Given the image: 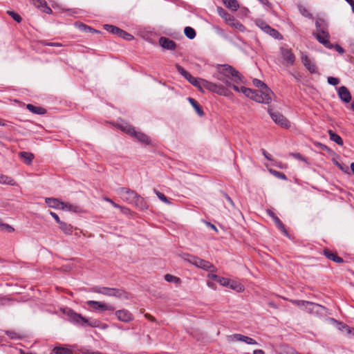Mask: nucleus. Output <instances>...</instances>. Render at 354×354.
<instances>
[{"mask_svg": "<svg viewBox=\"0 0 354 354\" xmlns=\"http://www.w3.org/2000/svg\"><path fill=\"white\" fill-rule=\"evenodd\" d=\"M27 109L32 113L42 115L46 113V110L41 106H36L31 104H27Z\"/></svg>", "mask_w": 354, "mask_h": 354, "instance_id": "obj_31", "label": "nucleus"}, {"mask_svg": "<svg viewBox=\"0 0 354 354\" xmlns=\"http://www.w3.org/2000/svg\"><path fill=\"white\" fill-rule=\"evenodd\" d=\"M196 87L199 88L200 89L205 88L213 92L214 88L215 87V84L203 79H200L198 84Z\"/></svg>", "mask_w": 354, "mask_h": 354, "instance_id": "obj_23", "label": "nucleus"}, {"mask_svg": "<svg viewBox=\"0 0 354 354\" xmlns=\"http://www.w3.org/2000/svg\"><path fill=\"white\" fill-rule=\"evenodd\" d=\"M224 4L229 9L236 11L239 8V5L236 0H223Z\"/></svg>", "mask_w": 354, "mask_h": 354, "instance_id": "obj_32", "label": "nucleus"}, {"mask_svg": "<svg viewBox=\"0 0 354 354\" xmlns=\"http://www.w3.org/2000/svg\"><path fill=\"white\" fill-rule=\"evenodd\" d=\"M165 281H167V282H169V283H180V279L178 277L171 275L170 274H165Z\"/></svg>", "mask_w": 354, "mask_h": 354, "instance_id": "obj_39", "label": "nucleus"}, {"mask_svg": "<svg viewBox=\"0 0 354 354\" xmlns=\"http://www.w3.org/2000/svg\"><path fill=\"white\" fill-rule=\"evenodd\" d=\"M120 129L123 131H125L127 133L136 137L138 140L142 143L146 145H149L150 143V139L147 135L144 134L143 133L136 131L133 127L128 124L121 125Z\"/></svg>", "mask_w": 354, "mask_h": 354, "instance_id": "obj_6", "label": "nucleus"}, {"mask_svg": "<svg viewBox=\"0 0 354 354\" xmlns=\"http://www.w3.org/2000/svg\"><path fill=\"white\" fill-rule=\"evenodd\" d=\"M317 40L322 44H323L326 48L328 49H332L333 48V44H330L329 41L330 34L328 30H327V36L325 34H319V32H315L314 34Z\"/></svg>", "mask_w": 354, "mask_h": 354, "instance_id": "obj_14", "label": "nucleus"}, {"mask_svg": "<svg viewBox=\"0 0 354 354\" xmlns=\"http://www.w3.org/2000/svg\"><path fill=\"white\" fill-rule=\"evenodd\" d=\"M275 176H277L279 178L286 180L287 178L286 175L281 172L277 171H270Z\"/></svg>", "mask_w": 354, "mask_h": 354, "instance_id": "obj_52", "label": "nucleus"}, {"mask_svg": "<svg viewBox=\"0 0 354 354\" xmlns=\"http://www.w3.org/2000/svg\"><path fill=\"white\" fill-rule=\"evenodd\" d=\"M316 32L319 34H325L327 36V30H328L327 23L323 19H317L315 21Z\"/></svg>", "mask_w": 354, "mask_h": 354, "instance_id": "obj_19", "label": "nucleus"}, {"mask_svg": "<svg viewBox=\"0 0 354 354\" xmlns=\"http://www.w3.org/2000/svg\"><path fill=\"white\" fill-rule=\"evenodd\" d=\"M268 111L272 120L278 125L283 128L288 129L290 127V122L280 113L273 111L271 109H268Z\"/></svg>", "mask_w": 354, "mask_h": 354, "instance_id": "obj_9", "label": "nucleus"}, {"mask_svg": "<svg viewBox=\"0 0 354 354\" xmlns=\"http://www.w3.org/2000/svg\"><path fill=\"white\" fill-rule=\"evenodd\" d=\"M338 95L339 98L345 103H348L351 100V95L348 89L344 86H342L338 89Z\"/></svg>", "mask_w": 354, "mask_h": 354, "instance_id": "obj_15", "label": "nucleus"}, {"mask_svg": "<svg viewBox=\"0 0 354 354\" xmlns=\"http://www.w3.org/2000/svg\"><path fill=\"white\" fill-rule=\"evenodd\" d=\"M227 24L231 27L240 30L241 32H243L245 30L244 26L234 17H233L231 19V21H230V23H228Z\"/></svg>", "mask_w": 354, "mask_h": 354, "instance_id": "obj_34", "label": "nucleus"}, {"mask_svg": "<svg viewBox=\"0 0 354 354\" xmlns=\"http://www.w3.org/2000/svg\"><path fill=\"white\" fill-rule=\"evenodd\" d=\"M346 2H348L350 6H351L352 11L354 13V0H345Z\"/></svg>", "mask_w": 354, "mask_h": 354, "instance_id": "obj_64", "label": "nucleus"}, {"mask_svg": "<svg viewBox=\"0 0 354 354\" xmlns=\"http://www.w3.org/2000/svg\"><path fill=\"white\" fill-rule=\"evenodd\" d=\"M132 204L141 210H145L148 208L147 201L138 194Z\"/></svg>", "mask_w": 354, "mask_h": 354, "instance_id": "obj_20", "label": "nucleus"}, {"mask_svg": "<svg viewBox=\"0 0 354 354\" xmlns=\"http://www.w3.org/2000/svg\"><path fill=\"white\" fill-rule=\"evenodd\" d=\"M104 201L110 203L115 208H118V209H122V207L120 206V205L115 203L113 200H111V198H104Z\"/></svg>", "mask_w": 354, "mask_h": 354, "instance_id": "obj_55", "label": "nucleus"}, {"mask_svg": "<svg viewBox=\"0 0 354 354\" xmlns=\"http://www.w3.org/2000/svg\"><path fill=\"white\" fill-rule=\"evenodd\" d=\"M228 287L238 292L244 290L243 286L240 282L231 279L229 280Z\"/></svg>", "mask_w": 354, "mask_h": 354, "instance_id": "obj_27", "label": "nucleus"}, {"mask_svg": "<svg viewBox=\"0 0 354 354\" xmlns=\"http://www.w3.org/2000/svg\"><path fill=\"white\" fill-rule=\"evenodd\" d=\"M117 193L121 199L129 204H132L134 199L136 198L138 193L134 190L130 189L127 187H120L117 189Z\"/></svg>", "mask_w": 354, "mask_h": 354, "instance_id": "obj_8", "label": "nucleus"}, {"mask_svg": "<svg viewBox=\"0 0 354 354\" xmlns=\"http://www.w3.org/2000/svg\"><path fill=\"white\" fill-rule=\"evenodd\" d=\"M268 214L273 219L274 223L277 226V227L286 235L288 236V232L286 230L284 225L281 221L279 218L275 215V214L271 210L268 211Z\"/></svg>", "mask_w": 354, "mask_h": 354, "instance_id": "obj_16", "label": "nucleus"}, {"mask_svg": "<svg viewBox=\"0 0 354 354\" xmlns=\"http://www.w3.org/2000/svg\"><path fill=\"white\" fill-rule=\"evenodd\" d=\"M160 45L167 50H174L176 47V43L167 37H162L159 40Z\"/></svg>", "mask_w": 354, "mask_h": 354, "instance_id": "obj_17", "label": "nucleus"}, {"mask_svg": "<svg viewBox=\"0 0 354 354\" xmlns=\"http://www.w3.org/2000/svg\"><path fill=\"white\" fill-rule=\"evenodd\" d=\"M120 37L123 38L127 41L132 40L133 39V35L127 32L126 31L121 29L120 34L118 35Z\"/></svg>", "mask_w": 354, "mask_h": 354, "instance_id": "obj_44", "label": "nucleus"}, {"mask_svg": "<svg viewBox=\"0 0 354 354\" xmlns=\"http://www.w3.org/2000/svg\"><path fill=\"white\" fill-rule=\"evenodd\" d=\"M256 25L264 32L269 35L272 37L277 39H282L281 35L274 28L270 27L267 23L261 19L256 21Z\"/></svg>", "mask_w": 354, "mask_h": 354, "instance_id": "obj_7", "label": "nucleus"}, {"mask_svg": "<svg viewBox=\"0 0 354 354\" xmlns=\"http://www.w3.org/2000/svg\"><path fill=\"white\" fill-rule=\"evenodd\" d=\"M75 26H76L78 28H80V30H90V31H91V30H92V28H90V27H88V26H87L86 25H85V24H82V23H77H77H75Z\"/></svg>", "mask_w": 354, "mask_h": 354, "instance_id": "obj_51", "label": "nucleus"}, {"mask_svg": "<svg viewBox=\"0 0 354 354\" xmlns=\"http://www.w3.org/2000/svg\"><path fill=\"white\" fill-rule=\"evenodd\" d=\"M176 68L178 72L180 75H182L190 84H192L194 86H198L200 78L193 77L189 73H188L186 70H185L182 66H180L178 64H176Z\"/></svg>", "mask_w": 354, "mask_h": 354, "instance_id": "obj_11", "label": "nucleus"}, {"mask_svg": "<svg viewBox=\"0 0 354 354\" xmlns=\"http://www.w3.org/2000/svg\"><path fill=\"white\" fill-rule=\"evenodd\" d=\"M91 291L109 297H115L120 299H128L129 294L122 289L111 288L108 287L95 286Z\"/></svg>", "mask_w": 354, "mask_h": 354, "instance_id": "obj_4", "label": "nucleus"}, {"mask_svg": "<svg viewBox=\"0 0 354 354\" xmlns=\"http://www.w3.org/2000/svg\"><path fill=\"white\" fill-rule=\"evenodd\" d=\"M59 229L61 231L66 235H71L73 233V226L66 222L62 221L59 224Z\"/></svg>", "mask_w": 354, "mask_h": 354, "instance_id": "obj_26", "label": "nucleus"}, {"mask_svg": "<svg viewBox=\"0 0 354 354\" xmlns=\"http://www.w3.org/2000/svg\"><path fill=\"white\" fill-rule=\"evenodd\" d=\"M50 214L52 216V217L55 220V221L58 224H59L62 222V221L60 220L59 217L58 216V215L56 213H55L53 212H50Z\"/></svg>", "mask_w": 354, "mask_h": 354, "instance_id": "obj_59", "label": "nucleus"}, {"mask_svg": "<svg viewBox=\"0 0 354 354\" xmlns=\"http://www.w3.org/2000/svg\"><path fill=\"white\" fill-rule=\"evenodd\" d=\"M324 254L328 259L332 260L336 263H342L344 261L342 257H338L336 254L328 250H325L324 251Z\"/></svg>", "mask_w": 354, "mask_h": 354, "instance_id": "obj_25", "label": "nucleus"}, {"mask_svg": "<svg viewBox=\"0 0 354 354\" xmlns=\"http://www.w3.org/2000/svg\"><path fill=\"white\" fill-rule=\"evenodd\" d=\"M184 33L187 37L190 39H194L196 37V31L194 28L189 26H187L184 29Z\"/></svg>", "mask_w": 354, "mask_h": 354, "instance_id": "obj_38", "label": "nucleus"}, {"mask_svg": "<svg viewBox=\"0 0 354 354\" xmlns=\"http://www.w3.org/2000/svg\"><path fill=\"white\" fill-rule=\"evenodd\" d=\"M214 93L218 95L227 96L228 95V91L223 86L215 84V87L213 90Z\"/></svg>", "mask_w": 354, "mask_h": 354, "instance_id": "obj_36", "label": "nucleus"}, {"mask_svg": "<svg viewBox=\"0 0 354 354\" xmlns=\"http://www.w3.org/2000/svg\"><path fill=\"white\" fill-rule=\"evenodd\" d=\"M229 279L224 277H219L217 282H218L223 286L228 287L229 285Z\"/></svg>", "mask_w": 354, "mask_h": 354, "instance_id": "obj_50", "label": "nucleus"}, {"mask_svg": "<svg viewBox=\"0 0 354 354\" xmlns=\"http://www.w3.org/2000/svg\"><path fill=\"white\" fill-rule=\"evenodd\" d=\"M0 225H1L3 228L7 229L9 232H12L14 231V228L8 224H1V223Z\"/></svg>", "mask_w": 354, "mask_h": 354, "instance_id": "obj_62", "label": "nucleus"}, {"mask_svg": "<svg viewBox=\"0 0 354 354\" xmlns=\"http://www.w3.org/2000/svg\"><path fill=\"white\" fill-rule=\"evenodd\" d=\"M40 8H42L43 12H46L47 14H51L53 12L52 9L47 6L46 3H45Z\"/></svg>", "mask_w": 354, "mask_h": 354, "instance_id": "obj_57", "label": "nucleus"}, {"mask_svg": "<svg viewBox=\"0 0 354 354\" xmlns=\"http://www.w3.org/2000/svg\"><path fill=\"white\" fill-rule=\"evenodd\" d=\"M68 315L71 321H73L77 324L83 325L87 324L91 327L99 326V322L97 320H91L82 317L80 314H77L74 311H68Z\"/></svg>", "mask_w": 354, "mask_h": 354, "instance_id": "obj_5", "label": "nucleus"}, {"mask_svg": "<svg viewBox=\"0 0 354 354\" xmlns=\"http://www.w3.org/2000/svg\"><path fill=\"white\" fill-rule=\"evenodd\" d=\"M53 351L56 354H71V351L62 347V346H56L53 348Z\"/></svg>", "mask_w": 354, "mask_h": 354, "instance_id": "obj_40", "label": "nucleus"}, {"mask_svg": "<svg viewBox=\"0 0 354 354\" xmlns=\"http://www.w3.org/2000/svg\"><path fill=\"white\" fill-rule=\"evenodd\" d=\"M223 197L226 200V201L229 203L230 206L231 207H234V204L232 200V198L229 196V195H227V194L225 193H223Z\"/></svg>", "mask_w": 354, "mask_h": 354, "instance_id": "obj_54", "label": "nucleus"}, {"mask_svg": "<svg viewBox=\"0 0 354 354\" xmlns=\"http://www.w3.org/2000/svg\"><path fill=\"white\" fill-rule=\"evenodd\" d=\"M233 89L236 92H241L245 96L250 97L253 100L263 104H270L272 101V91L268 87L260 91H254L245 86L239 87L233 85Z\"/></svg>", "mask_w": 354, "mask_h": 354, "instance_id": "obj_1", "label": "nucleus"}, {"mask_svg": "<svg viewBox=\"0 0 354 354\" xmlns=\"http://www.w3.org/2000/svg\"><path fill=\"white\" fill-rule=\"evenodd\" d=\"M281 54L286 65H292L295 61V56L290 49L281 48Z\"/></svg>", "mask_w": 354, "mask_h": 354, "instance_id": "obj_12", "label": "nucleus"}, {"mask_svg": "<svg viewBox=\"0 0 354 354\" xmlns=\"http://www.w3.org/2000/svg\"><path fill=\"white\" fill-rule=\"evenodd\" d=\"M216 78L227 86L233 88V85L236 86V84L241 82L242 76L230 65L223 64L219 66Z\"/></svg>", "mask_w": 354, "mask_h": 354, "instance_id": "obj_2", "label": "nucleus"}, {"mask_svg": "<svg viewBox=\"0 0 354 354\" xmlns=\"http://www.w3.org/2000/svg\"><path fill=\"white\" fill-rule=\"evenodd\" d=\"M243 342H245L249 344H257V342L254 339H253L252 338H250L249 337H247V336H244Z\"/></svg>", "mask_w": 354, "mask_h": 354, "instance_id": "obj_56", "label": "nucleus"}, {"mask_svg": "<svg viewBox=\"0 0 354 354\" xmlns=\"http://www.w3.org/2000/svg\"><path fill=\"white\" fill-rule=\"evenodd\" d=\"M328 133L330 136V139L332 141L335 142V143L340 146H342L344 145L342 138L338 134H337L332 130H328Z\"/></svg>", "mask_w": 354, "mask_h": 354, "instance_id": "obj_28", "label": "nucleus"}, {"mask_svg": "<svg viewBox=\"0 0 354 354\" xmlns=\"http://www.w3.org/2000/svg\"><path fill=\"white\" fill-rule=\"evenodd\" d=\"M87 304L88 306L94 310H97L98 308L101 310H104L105 308L104 304L100 301H88Z\"/></svg>", "mask_w": 354, "mask_h": 354, "instance_id": "obj_35", "label": "nucleus"}, {"mask_svg": "<svg viewBox=\"0 0 354 354\" xmlns=\"http://www.w3.org/2000/svg\"><path fill=\"white\" fill-rule=\"evenodd\" d=\"M153 192L161 201L166 204H170V202L168 200V198L162 193L158 192L156 189H153Z\"/></svg>", "mask_w": 354, "mask_h": 354, "instance_id": "obj_42", "label": "nucleus"}, {"mask_svg": "<svg viewBox=\"0 0 354 354\" xmlns=\"http://www.w3.org/2000/svg\"><path fill=\"white\" fill-rule=\"evenodd\" d=\"M244 335L241 334H234L228 337L230 341H242L243 340Z\"/></svg>", "mask_w": 354, "mask_h": 354, "instance_id": "obj_46", "label": "nucleus"}, {"mask_svg": "<svg viewBox=\"0 0 354 354\" xmlns=\"http://www.w3.org/2000/svg\"><path fill=\"white\" fill-rule=\"evenodd\" d=\"M183 258L185 261L193 264L197 268H200L211 272L216 271V268L212 263L204 259H201L197 257L192 256L189 254H183Z\"/></svg>", "mask_w": 354, "mask_h": 354, "instance_id": "obj_3", "label": "nucleus"}, {"mask_svg": "<svg viewBox=\"0 0 354 354\" xmlns=\"http://www.w3.org/2000/svg\"><path fill=\"white\" fill-rule=\"evenodd\" d=\"M333 48H335L339 54H343L344 53V48L339 44H333Z\"/></svg>", "mask_w": 354, "mask_h": 354, "instance_id": "obj_58", "label": "nucleus"}, {"mask_svg": "<svg viewBox=\"0 0 354 354\" xmlns=\"http://www.w3.org/2000/svg\"><path fill=\"white\" fill-rule=\"evenodd\" d=\"M19 156L26 165H30L34 158V155L32 153L26 151L20 152Z\"/></svg>", "mask_w": 354, "mask_h": 354, "instance_id": "obj_24", "label": "nucleus"}, {"mask_svg": "<svg viewBox=\"0 0 354 354\" xmlns=\"http://www.w3.org/2000/svg\"><path fill=\"white\" fill-rule=\"evenodd\" d=\"M328 322L329 323H331V324H336L337 325L338 329L339 330H342L343 329H346L348 334H351L354 337V328H351L348 326H347V325H346V324H343L342 322H337V320H335L333 318L329 319L328 320Z\"/></svg>", "mask_w": 354, "mask_h": 354, "instance_id": "obj_21", "label": "nucleus"}, {"mask_svg": "<svg viewBox=\"0 0 354 354\" xmlns=\"http://www.w3.org/2000/svg\"><path fill=\"white\" fill-rule=\"evenodd\" d=\"M188 100L190 102V104L192 105V106L194 108V109L196 110L197 113L201 116L203 115V111L201 107L200 106V105L198 104V103L194 99L191 98V97H189Z\"/></svg>", "mask_w": 354, "mask_h": 354, "instance_id": "obj_37", "label": "nucleus"}, {"mask_svg": "<svg viewBox=\"0 0 354 354\" xmlns=\"http://www.w3.org/2000/svg\"><path fill=\"white\" fill-rule=\"evenodd\" d=\"M104 29L106 30L107 31L112 32L117 35L118 34H120V32L121 30L120 28H119L116 26H114L113 25H109V24L104 25Z\"/></svg>", "mask_w": 354, "mask_h": 354, "instance_id": "obj_41", "label": "nucleus"}, {"mask_svg": "<svg viewBox=\"0 0 354 354\" xmlns=\"http://www.w3.org/2000/svg\"><path fill=\"white\" fill-rule=\"evenodd\" d=\"M301 59L302 63L310 73H317V67L315 63L306 53H301Z\"/></svg>", "mask_w": 354, "mask_h": 354, "instance_id": "obj_10", "label": "nucleus"}, {"mask_svg": "<svg viewBox=\"0 0 354 354\" xmlns=\"http://www.w3.org/2000/svg\"><path fill=\"white\" fill-rule=\"evenodd\" d=\"M8 15H9L17 23H20L22 21L21 17L14 11L8 10Z\"/></svg>", "mask_w": 354, "mask_h": 354, "instance_id": "obj_43", "label": "nucleus"}, {"mask_svg": "<svg viewBox=\"0 0 354 354\" xmlns=\"http://www.w3.org/2000/svg\"><path fill=\"white\" fill-rule=\"evenodd\" d=\"M11 302V299L8 297H0V307L6 306Z\"/></svg>", "mask_w": 354, "mask_h": 354, "instance_id": "obj_49", "label": "nucleus"}, {"mask_svg": "<svg viewBox=\"0 0 354 354\" xmlns=\"http://www.w3.org/2000/svg\"><path fill=\"white\" fill-rule=\"evenodd\" d=\"M60 209L78 212L80 211V207L77 205H74L68 203L62 202V205H61Z\"/></svg>", "mask_w": 354, "mask_h": 354, "instance_id": "obj_29", "label": "nucleus"}, {"mask_svg": "<svg viewBox=\"0 0 354 354\" xmlns=\"http://www.w3.org/2000/svg\"><path fill=\"white\" fill-rule=\"evenodd\" d=\"M252 82L256 87L260 88L261 89H263L265 88V86H267L262 81L258 79H254Z\"/></svg>", "mask_w": 354, "mask_h": 354, "instance_id": "obj_47", "label": "nucleus"}, {"mask_svg": "<svg viewBox=\"0 0 354 354\" xmlns=\"http://www.w3.org/2000/svg\"><path fill=\"white\" fill-rule=\"evenodd\" d=\"M113 313L120 321L128 322L132 319V315L129 311H113Z\"/></svg>", "mask_w": 354, "mask_h": 354, "instance_id": "obj_18", "label": "nucleus"}, {"mask_svg": "<svg viewBox=\"0 0 354 354\" xmlns=\"http://www.w3.org/2000/svg\"><path fill=\"white\" fill-rule=\"evenodd\" d=\"M207 277L216 281H218V279L220 277H218V275L215 274H213V273H209L208 274Z\"/></svg>", "mask_w": 354, "mask_h": 354, "instance_id": "obj_61", "label": "nucleus"}, {"mask_svg": "<svg viewBox=\"0 0 354 354\" xmlns=\"http://www.w3.org/2000/svg\"><path fill=\"white\" fill-rule=\"evenodd\" d=\"M36 7L40 8L46 1L44 0H30Z\"/></svg>", "mask_w": 354, "mask_h": 354, "instance_id": "obj_53", "label": "nucleus"}, {"mask_svg": "<svg viewBox=\"0 0 354 354\" xmlns=\"http://www.w3.org/2000/svg\"><path fill=\"white\" fill-rule=\"evenodd\" d=\"M206 224H207V225L208 227H209L211 229H212L213 230H214V231L217 232V228H216V227L214 224H212V223H209V222H206Z\"/></svg>", "mask_w": 354, "mask_h": 354, "instance_id": "obj_63", "label": "nucleus"}, {"mask_svg": "<svg viewBox=\"0 0 354 354\" xmlns=\"http://www.w3.org/2000/svg\"><path fill=\"white\" fill-rule=\"evenodd\" d=\"M290 156L295 158V159L308 163L307 159L299 153H290Z\"/></svg>", "mask_w": 354, "mask_h": 354, "instance_id": "obj_45", "label": "nucleus"}, {"mask_svg": "<svg viewBox=\"0 0 354 354\" xmlns=\"http://www.w3.org/2000/svg\"><path fill=\"white\" fill-rule=\"evenodd\" d=\"M217 10L218 15L225 20L227 24L230 23L231 19L234 17L222 8H218Z\"/></svg>", "mask_w": 354, "mask_h": 354, "instance_id": "obj_30", "label": "nucleus"}, {"mask_svg": "<svg viewBox=\"0 0 354 354\" xmlns=\"http://www.w3.org/2000/svg\"><path fill=\"white\" fill-rule=\"evenodd\" d=\"M0 184L15 185L16 183L15 180L11 177L3 174H0Z\"/></svg>", "mask_w": 354, "mask_h": 354, "instance_id": "obj_33", "label": "nucleus"}, {"mask_svg": "<svg viewBox=\"0 0 354 354\" xmlns=\"http://www.w3.org/2000/svg\"><path fill=\"white\" fill-rule=\"evenodd\" d=\"M292 304L295 305L296 307L299 308H305L306 310H316L317 308L320 307L319 305L313 303L306 301L304 300H295L292 301Z\"/></svg>", "mask_w": 354, "mask_h": 354, "instance_id": "obj_13", "label": "nucleus"}, {"mask_svg": "<svg viewBox=\"0 0 354 354\" xmlns=\"http://www.w3.org/2000/svg\"><path fill=\"white\" fill-rule=\"evenodd\" d=\"M45 201L49 207L55 209H60L61 205H62V201L55 198H46Z\"/></svg>", "mask_w": 354, "mask_h": 354, "instance_id": "obj_22", "label": "nucleus"}, {"mask_svg": "<svg viewBox=\"0 0 354 354\" xmlns=\"http://www.w3.org/2000/svg\"><path fill=\"white\" fill-rule=\"evenodd\" d=\"M327 82L330 85L336 86L339 83V80L337 77H328L327 79Z\"/></svg>", "mask_w": 354, "mask_h": 354, "instance_id": "obj_48", "label": "nucleus"}, {"mask_svg": "<svg viewBox=\"0 0 354 354\" xmlns=\"http://www.w3.org/2000/svg\"><path fill=\"white\" fill-rule=\"evenodd\" d=\"M262 153L267 160H272V156L269 153H268L265 149H262Z\"/></svg>", "mask_w": 354, "mask_h": 354, "instance_id": "obj_60", "label": "nucleus"}]
</instances>
